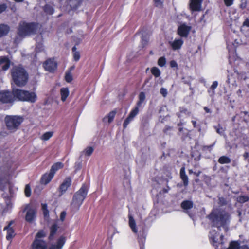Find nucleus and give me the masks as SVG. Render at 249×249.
<instances>
[{
    "label": "nucleus",
    "mask_w": 249,
    "mask_h": 249,
    "mask_svg": "<svg viewBox=\"0 0 249 249\" xmlns=\"http://www.w3.org/2000/svg\"><path fill=\"white\" fill-rule=\"evenodd\" d=\"M154 1L156 6L160 7L162 5L163 0H154Z\"/></svg>",
    "instance_id": "obj_47"
},
{
    "label": "nucleus",
    "mask_w": 249,
    "mask_h": 249,
    "mask_svg": "<svg viewBox=\"0 0 249 249\" xmlns=\"http://www.w3.org/2000/svg\"><path fill=\"white\" fill-rule=\"evenodd\" d=\"M244 159L248 161H249V153L248 152H245L243 155Z\"/></svg>",
    "instance_id": "obj_53"
},
{
    "label": "nucleus",
    "mask_w": 249,
    "mask_h": 249,
    "mask_svg": "<svg viewBox=\"0 0 249 249\" xmlns=\"http://www.w3.org/2000/svg\"><path fill=\"white\" fill-rule=\"evenodd\" d=\"M37 28V24L21 22L19 25L18 34L19 36L24 37L35 34Z\"/></svg>",
    "instance_id": "obj_5"
},
{
    "label": "nucleus",
    "mask_w": 249,
    "mask_h": 249,
    "mask_svg": "<svg viewBox=\"0 0 249 249\" xmlns=\"http://www.w3.org/2000/svg\"><path fill=\"white\" fill-rule=\"evenodd\" d=\"M184 43L183 40L180 37H177L172 41L169 42V44L173 51L180 50Z\"/></svg>",
    "instance_id": "obj_11"
},
{
    "label": "nucleus",
    "mask_w": 249,
    "mask_h": 249,
    "mask_svg": "<svg viewBox=\"0 0 249 249\" xmlns=\"http://www.w3.org/2000/svg\"><path fill=\"white\" fill-rule=\"evenodd\" d=\"M66 242V238L64 236H61L59 238V239L57 240L56 244L55 247H56L57 249H62L63 248L64 245L65 244Z\"/></svg>",
    "instance_id": "obj_27"
},
{
    "label": "nucleus",
    "mask_w": 249,
    "mask_h": 249,
    "mask_svg": "<svg viewBox=\"0 0 249 249\" xmlns=\"http://www.w3.org/2000/svg\"><path fill=\"white\" fill-rule=\"evenodd\" d=\"M249 200V197L247 196H240L237 198V200L239 203H245Z\"/></svg>",
    "instance_id": "obj_34"
},
{
    "label": "nucleus",
    "mask_w": 249,
    "mask_h": 249,
    "mask_svg": "<svg viewBox=\"0 0 249 249\" xmlns=\"http://www.w3.org/2000/svg\"><path fill=\"white\" fill-rule=\"evenodd\" d=\"M7 6L5 4L0 5V14L6 10Z\"/></svg>",
    "instance_id": "obj_50"
},
{
    "label": "nucleus",
    "mask_w": 249,
    "mask_h": 249,
    "mask_svg": "<svg viewBox=\"0 0 249 249\" xmlns=\"http://www.w3.org/2000/svg\"><path fill=\"white\" fill-rule=\"evenodd\" d=\"M203 0H190V7L193 11L201 10Z\"/></svg>",
    "instance_id": "obj_14"
},
{
    "label": "nucleus",
    "mask_w": 249,
    "mask_h": 249,
    "mask_svg": "<svg viewBox=\"0 0 249 249\" xmlns=\"http://www.w3.org/2000/svg\"><path fill=\"white\" fill-rule=\"evenodd\" d=\"M208 218L213 226L209 232L210 242L216 249H221L223 235L219 234V231L221 230V228L224 229L225 232L228 231L231 220L230 215L224 210L216 208L213 209L208 215Z\"/></svg>",
    "instance_id": "obj_1"
},
{
    "label": "nucleus",
    "mask_w": 249,
    "mask_h": 249,
    "mask_svg": "<svg viewBox=\"0 0 249 249\" xmlns=\"http://www.w3.org/2000/svg\"><path fill=\"white\" fill-rule=\"evenodd\" d=\"M10 65V61L5 56L0 57V69L1 68L3 71H6L8 69Z\"/></svg>",
    "instance_id": "obj_17"
},
{
    "label": "nucleus",
    "mask_w": 249,
    "mask_h": 249,
    "mask_svg": "<svg viewBox=\"0 0 249 249\" xmlns=\"http://www.w3.org/2000/svg\"><path fill=\"white\" fill-rule=\"evenodd\" d=\"M145 99V95L143 92H141L139 95V101L137 103V106L140 107Z\"/></svg>",
    "instance_id": "obj_29"
},
{
    "label": "nucleus",
    "mask_w": 249,
    "mask_h": 249,
    "mask_svg": "<svg viewBox=\"0 0 249 249\" xmlns=\"http://www.w3.org/2000/svg\"><path fill=\"white\" fill-rule=\"evenodd\" d=\"M32 249H46L47 244L41 239H35L32 243Z\"/></svg>",
    "instance_id": "obj_13"
},
{
    "label": "nucleus",
    "mask_w": 249,
    "mask_h": 249,
    "mask_svg": "<svg viewBox=\"0 0 249 249\" xmlns=\"http://www.w3.org/2000/svg\"><path fill=\"white\" fill-rule=\"evenodd\" d=\"M148 41V39L147 38L142 37V43L143 46L146 45Z\"/></svg>",
    "instance_id": "obj_52"
},
{
    "label": "nucleus",
    "mask_w": 249,
    "mask_h": 249,
    "mask_svg": "<svg viewBox=\"0 0 249 249\" xmlns=\"http://www.w3.org/2000/svg\"><path fill=\"white\" fill-rule=\"evenodd\" d=\"M139 107L137 106L131 111L129 116L125 119L123 124L124 128H126L130 122H131L133 120L134 118L138 114L139 111Z\"/></svg>",
    "instance_id": "obj_12"
},
{
    "label": "nucleus",
    "mask_w": 249,
    "mask_h": 249,
    "mask_svg": "<svg viewBox=\"0 0 249 249\" xmlns=\"http://www.w3.org/2000/svg\"><path fill=\"white\" fill-rule=\"evenodd\" d=\"M57 63L54 59H49L44 63L45 70L50 72H53L57 68Z\"/></svg>",
    "instance_id": "obj_10"
},
{
    "label": "nucleus",
    "mask_w": 249,
    "mask_h": 249,
    "mask_svg": "<svg viewBox=\"0 0 249 249\" xmlns=\"http://www.w3.org/2000/svg\"><path fill=\"white\" fill-rule=\"evenodd\" d=\"M219 203L221 205H224L226 204V200L223 197L219 198Z\"/></svg>",
    "instance_id": "obj_51"
},
{
    "label": "nucleus",
    "mask_w": 249,
    "mask_h": 249,
    "mask_svg": "<svg viewBox=\"0 0 249 249\" xmlns=\"http://www.w3.org/2000/svg\"><path fill=\"white\" fill-rule=\"evenodd\" d=\"M61 100L62 102H65L69 96L70 91L67 88H62L60 91Z\"/></svg>",
    "instance_id": "obj_22"
},
{
    "label": "nucleus",
    "mask_w": 249,
    "mask_h": 249,
    "mask_svg": "<svg viewBox=\"0 0 249 249\" xmlns=\"http://www.w3.org/2000/svg\"><path fill=\"white\" fill-rule=\"evenodd\" d=\"M94 151V148L92 147L89 146L87 147L83 153L86 156H90L92 154Z\"/></svg>",
    "instance_id": "obj_36"
},
{
    "label": "nucleus",
    "mask_w": 249,
    "mask_h": 249,
    "mask_svg": "<svg viewBox=\"0 0 249 249\" xmlns=\"http://www.w3.org/2000/svg\"><path fill=\"white\" fill-rule=\"evenodd\" d=\"M193 207V203L190 201H184L181 203V207L185 210H188Z\"/></svg>",
    "instance_id": "obj_31"
},
{
    "label": "nucleus",
    "mask_w": 249,
    "mask_h": 249,
    "mask_svg": "<svg viewBox=\"0 0 249 249\" xmlns=\"http://www.w3.org/2000/svg\"><path fill=\"white\" fill-rule=\"evenodd\" d=\"M189 174H192V173H194L193 171L192 170L190 169V170H189Z\"/></svg>",
    "instance_id": "obj_63"
},
{
    "label": "nucleus",
    "mask_w": 249,
    "mask_h": 249,
    "mask_svg": "<svg viewBox=\"0 0 249 249\" xmlns=\"http://www.w3.org/2000/svg\"><path fill=\"white\" fill-rule=\"evenodd\" d=\"M227 249H249L247 246H239V244L236 241L231 242Z\"/></svg>",
    "instance_id": "obj_23"
},
{
    "label": "nucleus",
    "mask_w": 249,
    "mask_h": 249,
    "mask_svg": "<svg viewBox=\"0 0 249 249\" xmlns=\"http://www.w3.org/2000/svg\"><path fill=\"white\" fill-rule=\"evenodd\" d=\"M166 63V58L164 57H160L158 61V64L160 67H164Z\"/></svg>",
    "instance_id": "obj_37"
},
{
    "label": "nucleus",
    "mask_w": 249,
    "mask_h": 249,
    "mask_svg": "<svg viewBox=\"0 0 249 249\" xmlns=\"http://www.w3.org/2000/svg\"><path fill=\"white\" fill-rule=\"evenodd\" d=\"M13 223V221H10L9 224L4 228V230L7 231L6 239L8 240H11L15 235L14 230L11 227Z\"/></svg>",
    "instance_id": "obj_15"
},
{
    "label": "nucleus",
    "mask_w": 249,
    "mask_h": 249,
    "mask_svg": "<svg viewBox=\"0 0 249 249\" xmlns=\"http://www.w3.org/2000/svg\"><path fill=\"white\" fill-rule=\"evenodd\" d=\"M138 239H139V242H140V244L141 248H142V244L143 243V240L142 239V240H141L139 235H138Z\"/></svg>",
    "instance_id": "obj_59"
},
{
    "label": "nucleus",
    "mask_w": 249,
    "mask_h": 249,
    "mask_svg": "<svg viewBox=\"0 0 249 249\" xmlns=\"http://www.w3.org/2000/svg\"><path fill=\"white\" fill-rule=\"evenodd\" d=\"M53 177L54 175L50 172L49 173H46L41 178V182L43 184H47L52 180Z\"/></svg>",
    "instance_id": "obj_24"
},
{
    "label": "nucleus",
    "mask_w": 249,
    "mask_h": 249,
    "mask_svg": "<svg viewBox=\"0 0 249 249\" xmlns=\"http://www.w3.org/2000/svg\"><path fill=\"white\" fill-rule=\"evenodd\" d=\"M88 191V187L83 184L80 189L73 196L71 206L73 210H78L84 200L85 199Z\"/></svg>",
    "instance_id": "obj_3"
},
{
    "label": "nucleus",
    "mask_w": 249,
    "mask_h": 249,
    "mask_svg": "<svg viewBox=\"0 0 249 249\" xmlns=\"http://www.w3.org/2000/svg\"><path fill=\"white\" fill-rule=\"evenodd\" d=\"M73 58L74 60L77 61L80 59V54L78 52H75L73 53Z\"/></svg>",
    "instance_id": "obj_48"
},
{
    "label": "nucleus",
    "mask_w": 249,
    "mask_h": 249,
    "mask_svg": "<svg viewBox=\"0 0 249 249\" xmlns=\"http://www.w3.org/2000/svg\"><path fill=\"white\" fill-rule=\"evenodd\" d=\"M67 215V213L65 211H63L61 213L60 215V219L61 221H64L65 219L66 216Z\"/></svg>",
    "instance_id": "obj_46"
},
{
    "label": "nucleus",
    "mask_w": 249,
    "mask_h": 249,
    "mask_svg": "<svg viewBox=\"0 0 249 249\" xmlns=\"http://www.w3.org/2000/svg\"><path fill=\"white\" fill-rule=\"evenodd\" d=\"M243 25L249 27V19H247L243 22Z\"/></svg>",
    "instance_id": "obj_55"
},
{
    "label": "nucleus",
    "mask_w": 249,
    "mask_h": 249,
    "mask_svg": "<svg viewBox=\"0 0 249 249\" xmlns=\"http://www.w3.org/2000/svg\"><path fill=\"white\" fill-rule=\"evenodd\" d=\"M46 235V232L43 231H39L36 234V239H40V238L45 237Z\"/></svg>",
    "instance_id": "obj_40"
},
{
    "label": "nucleus",
    "mask_w": 249,
    "mask_h": 249,
    "mask_svg": "<svg viewBox=\"0 0 249 249\" xmlns=\"http://www.w3.org/2000/svg\"><path fill=\"white\" fill-rule=\"evenodd\" d=\"M151 73L156 77H158L160 75V71L159 68L157 67H153L151 70Z\"/></svg>",
    "instance_id": "obj_35"
},
{
    "label": "nucleus",
    "mask_w": 249,
    "mask_h": 249,
    "mask_svg": "<svg viewBox=\"0 0 249 249\" xmlns=\"http://www.w3.org/2000/svg\"><path fill=\"white\" fill-rule=\"evenodd\" d=\"M13 93L8 91H2L0 92V101L3 103H12L14 101Z\"/></svg>",
    "instance_id": "obj_8"
},
{
    "label": "nucleus",
    "mask_w": 249,
    "mask_h": 249,
    "mask_svg": "<svg viewBox=\"0 0 249 249\" xmlns=\"http://www.w3.org/2000/svg\"><path fill=\"white\" fill-rule=\"evenodd\" d=\"M129 225L132 231L135 233H138L135 220L131 214H129Z\"/></svg>",
    "instance_id": "obj_21"
},
{
    "label": "nucleus",
    "mask_w": 249,
    "mask_h": 249,
    "mask_svg": "<svg viewBox=\"0 0 249 249\" xmlns=\"http://www.w3.org/2000/svg\"><path fill=\"white\" fill-rule=\"evenodd\" d=\"M218 83L217 81L213 82L210 87V89L208 90L210 96H213L215 94V89L217 88Z\"/></svg>",
    "instance_id": "obj_28"
},
{
    "label": "nucleus",
    "mask_w": 249,
    "mask_h": 249,
    "mask_svg": "<svg viewBox=\"0 0 249 249\" xmlns=\"http://www.w3.org/2000/svg\"><path fill=\"white\" fill-rule=\"evenodd\" d=\"M214 128L217 133L219 134L220 135H222L223 134L224 130L222 127L220 126V125L214 126Z\"/></svg>",
    "instance_id": "obj_42"
},
{
    "label": "nucleus",
    "mask_w": 249,
    "mask_h": 249,
    "mask_svg": "<svg viewBox=\"0 0 249 249\" xmlns=\"http://www.w3.org/2000/svg\"><path fill=\"white\" fill-rule=\"evenodd\" d=\"M13 95L15 98L18 100L26 101L31 103L36 102L37 100V95L35 92H30L20 89H13Z\"/></svg>",
    "instance_id": "obj_4"
},
{
    "label": "nucleus",
    "mask_w": 249,
    "mask_h": 249,
    "mask_svg": "<svg viewBox=\"0 0 249 249\" xmlns=\"http://www.w3.org/2000/svg\"><path fill=\"white\" fill-rule=\"evenodd\" d=\"M180 177L183 182V184L185 186H187L188 185V178L185 173V168L184 167L181 168L180 170Z\"/></svg>",
    "instance_id": "obj_18"
},
{
    "label": "nucleus",
    "mask_w": 249,
    "mask_h": 249,
    "mask_svg": "<svg viewBox=\"0 0 249 249\" xmlns=\"http://www.w3.org/2000/svg\"><path fill=\"white\" fill-rule=\"evenodd\" d=\"M204 110H205L207 113H211V110H210L208 107H204Z\"/></svg>",
    "instance_id": "obj_56"
},
{
    "label": "nucleus",
    "mask_w": 249,
    "mask_h": 249,
    "mask_svg": "<svg viewBox=\"0 0 249 249\" xmlns=\"http://www.w3.org/2000/svg\"><path fill=\"white\" fill-rule=\"evenodd\" d=\"M53 131L46 132L41 136V139L44 141H48L53 136Z\"/></svg>",
    "instance_id": "obj_30"
},
{
    "label": "nucleus",
    "mask_w": 249,
    "mask_h": 249,
    "mask_svg": "<svg viewBox=\"0 0 249 249\" xmlns=\"http://www.w3.org/2000/svg\"><path fill=\"white\" fill-rule=\"evenodd\" d=\"M5 121L7 129L14 132L23 122V118L18 116H7Z\"/></svg>",
    "instance_id": "obj_6"
},
{
    "label": "nucleus",
    "mask_w": 249,
    "mask_h": 249,
    "mask_svg": "<svg viewBox=\"0 0 249 249\" xmlns=\"http://www.w3.org/2000/svg\"><path fill=\"white\" fill-rule=\"evenodd\" d=\"M10 31V27L4 24H0V38L6 36Z\"/></svg>",
    "instance_id": "obj_19"
},
{
    "label": "nucleus",
    "mask_w": 249,
    "mask_h": 249,
    "mask_svg": "<svg viewBox=\"0 0 249 249\" xmlns=\"http://www.w3.org/2000/svg\"><path fill=\"white\" fill-rule=\"evenodd\" d=\"M48 249H57L55 245H51Z\"/></svg>",
    "instance_id": "obj_57"
},
{
    "label": "nucleus",
    "mask_w": 249,
    "mask_h": 249,
    "mask_svg": "<svg viewBox=\"0 0 249 249\" xmlns=\"http://www.w3.org/2000/svg\"><path fill=\"white\" fill-rule=\"evenodd\" d=\"M63 167V164L61 162H57L52 165L50 172L54 175L55 172Z\"/></svg>",
    "instance_id": "obj_25"
},
{
    "label": "nucleus",
    "mask_w": 249,
    "mask_h": 249,
    "mask_svg": "<svg viewBox=\"0 0 249 249\" xmlns=\"http://www.w3.org/2000/svg\"><path fill=\"white\" fill-rule=\"evenodd\" d=\"M25 210L27 211L25 216L26 220L29 223L33 222L36 218V209L31 207V206L28 205L26 206Z\"/></svg>",
    "instance_id": "obj_9"
},
{
    "label": "nucleus",
    "mask_w": 249,
    "mask_h": 249,
    "mask_svg": "<svg viewBox=\"0 0 249 249\" xmlns=\"http://www.w3.org/2000/svg\"><path fill=\"white\" fill-rule=\"evenodd\" d=\"M170 67L172 68H175L178 69V65L177 63L175 60H172L170 62Z\"/></svg>",
    "instance_id": "obj_49"
},
{
    "label": "nucleus",
    "mask_w": 249,
    "mask_h": 249,
    "mask_svg": "<svg viewBox=\"0 0 249 249\" xmlns=\"http://www.w3.org/2000/svg\"><path fill=\"white\" fill-rule=\"evenodd\" d=\"M191 28V26L186 23L181 24L178 26L177 34L181 37H187L188 36Z\"/></svg>",
    "instance_id": "obj_7"
},
{
    "label": "nucleus",
    "mask_w": 249,
    "mask_h": 249,
    "mask_svg": "<svg viewBox=\"0 0 249 249\" xmlns=\"http://www.w3.org/2000/svg\"><path fill=\"white\" fill-rule=\"evenodd\" d=\"M42 48V44H39L38 43V44L36 45V50L38 51H41V48Z\"/></svg>",
    "instance_id": "obj_54"
},
{
    "label": "nucleus",
    "mask_w": 249,
    "mask_h": 249,
    "mask_svg": "<svg viewBox=\"0 0 249 249\" xmlns=\"http://www.w3.org/2000/svg\"><path fill=\"white\" fill-rule=\"evenodd\" d=\"M11 74L14 83L18 86H23L28 81V74L21 66L13 67L11 70Z\"/></svg>",
    "instance_id": "obj_2"
},
{
    "label": "nucleus",
    "mask_w": 249,
    "mask_h": 249,
    "mask_svg": "<svg viewBox=\"0 0 249 249\" xmlns=\"http://www.w3.org/2000/svg\"><path fill=\"white\" fill-rule=\"evenodd\" d=\"M116 113V112L115 110L110 112L106 117H104L103 119L104 121L107 122L108 123H111L113 120Z\"/></svg>",
    "instance_id": "obj_26"
},
{
    "label": "nucleus",
    "mask_w": 249,
    "mask_h": 249,
    "mask_svg": "<svg viewBox=\"0 0 249 249\" xmlns=\"http://www.w3.org/2000/svg\"><path fill=\"white\" fill-rule=\"evenodd\" d=\"M44 11L49 14H53L54 12L53 8L50 5H46L44 7Z\"/></svg>",
    "instance_id": "obj_38"
},
{
    "label": "nucleus",
    "mask_w": 249,
    "mask_h": 249,
    "mask_svg": "<svg viewBox=\"0 0 249 249\" xmlns=\"http://www.w3.org/2000/svg\"><path fill=\"white\" fill-rule=\"evenodd\" d=\"M167 90L166 89L161 88L160 90V93L162 95L163 97H166L167 95Z\"/></svg>",
    "instance_id": "obj_45"
},
{
    "label": "nucleus",
    "mask_w": 249,
    "mask_h": 249,
    "mask_svg": "<svg viewBox=\"0 0 249 249\" xmlns=\"http://www.w3.org/2000/svg\"><path fill=\"white\" fill-rule=\"evenodd\" d=\"M31 190L29 185L27 184L26 185L25 188V194L27 197H29L31 196Z\"/></svg>",
    "instance_id": "obj_41"
},
{
    "label": "nucleus",
    "mask_w": 249,
    "mask_h": 249,
    "mask_svg": "<svg viewBox=\"0 0 249 249\" xmlns=\"http://www.w3.org/2000/svg\"><path fill=\"white\" fill-rule=\"evenodd\" d=\"M71 180L70 178L67 177L64 179L59 187V190L61 194H63L67 190L68 188L71 186Z\"/></svg>",
    "instance_id": "obj_16"
},
{
    "label": "nucleus",
    "mask_w": 249,
    "mask_h": 249,
    "mask_svg": "<svg viewBox=\"0 0 249 249\" xmlns=\"http://www.w3.org/2000/svg\"><path fill=\"white\" fill-rule=\"evenodd\" d=\"M231 161V159L229 157L225 156L220 157L218 159V162L220 164L229 163Z\"/></svg>",
    "instance_id": "obj_32"
},
{
    "label": "nucleus",
    "mask_w": 249,
    "mask_h": 249,
    "mask_svg": "<svg viewBox=\"0 0 249 249\" xmlns=\"http://www.w3.org/2000/svg\"><path fill=\"white\" fill-rule=\"evenodd\" d=\"M241 89H239L237 91V94L238 95V96H241Z\"/></svg>",
    "instance_id": "obj_60"
},
{
    "label": "nucleus",
    "mask_w": 249,
    "mask_h": 249,
    "mask_svg": "<svg viewBox=\"0 0 249 249\" xmlns=\"http://www.w3.org/2000/svg\"><path fill=\"white\" fill-rule=\"evenodd\" d=\"M42 208L44 216L45 218L49 217V211L47 210V206L45 204L42 205Z\"/></svg>",
    "instance_id": "obj_39"
},
{
    "label": "nucleus",
    "mask_w": 249,
    "mask_h": 249,
    "mask_svg": "<svg viewBox=\"0 0 249 249\" xmlns=\"http://www.w3.org/2000/svg\"><path fill=\"white\" fill-rule=\"evenodd\" d=\"M214 143L212 145H210V146H207V148H212V147L214 146Z\"/></svg>",
    "instance_id": "obj_61"
},
{
    "label": "nucleus",
    "mask_w": 249,
    "mask_h": 249,
    "mask_svg": "<svg viewBox=\"0 0 249 249\" xmlns=\"http://www.w3.org/2000/svg\"><path fill=\"white\" fill-rule=\"evenodd\" d=\"M194 173V174L196 175L197 176H198L199 175L200 172H198L197 173Z\"/></svg>",
    "instance_id": "obj_64"
},
{
    "label": "nucleus",
    "mask_w": 249,
    "mask_h": 249,
    "mask_svg": "<svg viewBox=\"0 0 249 249\" xmlns=\"http://www.w3.org/2000/svg\"><path fill=\"white\" fill-rule=\"evenodd\" d=\"M60 0L62 1L63 0ZM81 0H66L67 2H69L71 6L73 7H77L80 4Z\"/></svg>",
    "instance_id": "obj_33"
},
{
    "label": "nucleus",
    "mask_w": 249,
    "mask_h": 249,
    "mask_svg": "<svg viewBox=\"0 0 249 249\" xmlns=\"http://www.w3.org/2000/svg\"><path fill=\"white\" fill-rule=\"evenodd\" d=\"M58 220L54 223L50 227V234L49 236V239H52L53 238L54 235L56 233L57 231L59 228V224H58Z\"/></svg>",
    "instance_id": "obj_20"
},
{
    "label": "nucleus",
    "mask_w": 249,
    "mask_h": 249,
    "mask_svg": "<svg viewBox=\"0 0 249 249\" xmlns=\"http://www.w3.org/2000/svg\"><path fill=\"white\" fill-rule=\"evenodd\" d=\"M234 0H224V2L226 6L229 7L233 4Z\"/></svg>",
    "instance_id": "obj_44"
},
{
    "label": "nucleus",
    "mask_w": 249,
    "mask_h": 249,
    "mask_svg": "<svg viewBox=\"0 0 249 249\" xmlns=\"http://www.w3.org/2000/svg\"><path fill=\"white\" fill-rule=\"evenodd\" d=\"M65 80L68 83L71 82L72 80V76L71 72H68L66 74Z\"/></svg>",
    "instance_id": "obj_43"
},
{
    "label": "nucleus",
    "mask_w": 249,
    "mask_h": 249,
    "mask_svg": "<svg viewBox=\"0 0 249 249\" xmlns=\"http://www.w3.org/2000/svg\"><path fill=\"white\" fill-rule=\"evenodd\" d=\"M72 51L73 53L75 52H76V48L75 46H74L73 48H72Z\"/></svg>",
    "instance_id": "obj_62"
},
{
    "label": "nucleus",
    "mask_w": 249,
    "mask_h": 249,
    "mask_svg": "<svg viewBox=\"0 0 249 249\" xmlns=\"http://www.w3.org/2000/svg\"><path fill=\"white\" fill-rule=\"evenodd\" d=\"M192 124H193V126L194 127H196V124H197L196 122V121L192 120Z\"/></svg>",
    "instance_id": "obj_58"
}]
</instances>
